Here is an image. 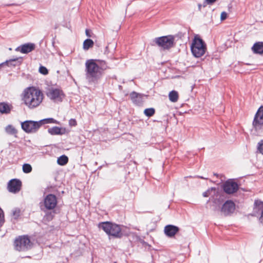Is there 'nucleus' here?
<instances>
[{
	"label": "nucleus",
	"mask_w": 263,
	"mask_h": 263,
	"mask_svg": "<svg viewBox=\"0 0 263 263\" xmlns=\"http://www.w3.org/2000/svg\"><path fill=\"white\" fill-rule=\"evenodd\" d=\"M85 78L89 83H95L102 76L104 71L109 68L106 62L98 59H89L85 62Z\"/></svg>",
	"instance_id": "nucleus-1"
},
{
	"label": "nucleus",
	"mask_w": 263,
	"mask_h": 263,
	"mask_svg": "<svg viewBox=\"0 0 263 263\" xmlns=\"http://www.w3.org/2000/svg\"><path fill=\"white\" fill-rule=\"evenodd\" d=\"M43 98L42 92L34 87H28L23 92V100L24 104L30 109L39 106L42 102Z\"/></svg>",
	"instance_id": "nucleus-2"
},
{
	"label": "nucleus",
	"mask_w": 263,
	"mask_h": 263,
	"mask_svg": "<svg viewBox=\"0 0 263 263\" xmlns=\"http://www.w3.org/2000/svg\"><path fill=\"white\" fill-rule=\"evenodd\" d=\"M98 227L102 229L108 235L119 238L122 236L120 226L116 223L108 221L103 222L99 223Z\"/></svg>",
	"instance_id": "nucleus-3"
},
{
	"label": "nucleus",
	"mask_w": 263,
	"mask_h": 263,
	"mask_svg": "<svg viewBox=\"0 0 263 263\" xmlns=\"http://www.w3.org/2000/svg\"><path fill=\"white\" fill-rule=\"evenodd\" d=\"M191 48L193 54L196 58H200L203 55L206 50L205 43L197 36H195Z\"/></svg>",
	"instance_id": "nucleus-4"
},
{
	"label": "nucleus",
	"mask_w": 263,
	"mask_h": 263,
	"mask_svg": "<svg viewBox=\"0 0 263 263\" xmlns=\"http://www.w3.org/2000/svg\"><path fill=\"white\" fill-rule=\"evenodd\" d=\"M58 203L57 197L52 194L46 195L42 202H40V208L43 211L53 210Z\"/></svg>",
	"instance_id": "nucleus-5"
},
{
	"label": "nucleus",
	"mask_w": 263,
	"mask_h": 263,
	"mask_svg": "<svg viewBox=\"0 0 263 263\" xmlns=\"http://www.w3.org/2000/svg\"><path fill=\"white\" fill-rule=\"evenodd\" d=\"M253 126L257 135L263 133V107H260L257 111L253 121Z\"/></svg>",
	"instance_id": "nucleus-6"
},
{
	"label": "nucleus",
	"mask_w": 263,
	"mask_h": 263,
	"mask_svg": "<svg viewBox=\"0 0 263 263\" xmlns=\"http://www.w3.org/2000/svg\"><path fill=\"white\" fill-rule=\"evenodd\" d=\"M14 245L16 250L19 251H25L31 248L32 243L27 236H23L16 239Z\"/></svg>",
	"instance_id": "nucleus-7"
},
{
	"label": "nucleus",
	"mask_w": 263,
	"mask_h": 263,
	"mask_svg": "<svg viewBox=\"0 0 263 263\" xmlns=\"http://www.w3.org/2000/svg\"><path fill=\"white\" fill-rule=\"evenodd\" d=\"M46 95L47 97L55 102H62L64 95L61 89L51 87L48 89Z\"/></svg>",
	"instance_id": "nucleus-8"
},
{
	"label": "nucleus",
	"mask_w": 263,
	"mask_h": 263,
	"mask_svg": "<svg viewBox=\"0 0 263 263\" xmlns=\"http://www.w3.org/2000/svg\"><path fill=\"white\" fill-rule=\"evenodd\" d=\"M22 128L26 133H35L41 126L40 121H26L22 123Z\"/></svg>",
	"instance_id": "nucleus-9"
},
{
	"label": "nucleus",
	"mask_w": 263,
	"mask_h": 263,
	"mask_svg": "<svg viewBox=\"0 0 263 263\" xmlns=\"http://www.w3.org/2000/svg\"><path fill=\"white\" fill-rule=\"evenodd\" d=\"M156 43L163 49L172 47L174 43V37L172 36H165L155 39Z\"/></svg>",
	"instance_id": "nucleus-10"
},
{
	"label": "nucleus",
	"mask_w": 263,
	"mask_h": 263,
	"mask_svg": "<svg viewBox=\"0 0 263 263\" xmlns=\"http://www.w3.org/2000/svg\"><path fill=\"white\" fill-rule=\"evenodd\" d=\"M235 210V204L231 200L226 201L221 208V213L224 216H229L232 214Z\"/></svg>",
	"instance_id": "nucleus-11"
},
{
	"label": "nucleus",
	"mask_w": 263,
	"mask_h": 263,
	"mask_svg": "<svg viewBox=\"0 0 263 263\" xmlns=\"http://www.w3.org/2000/svg\"><path fill=\"white\" fill-rule=\"evenodd\" d=\"M254 213L255 215H260L259 220L263 223V202L260 200H256L254 202Z\"/></svg>",
	"instance_id": "nucleus-12"
},
{
	"label": "nucleus",
	"mask_w": 263,
	"mask_h": 263,
	"mask_svg": "<svg viewBox=\"0 0 263 263\" xmlns=\"http://www.w3.org/2000/svg\"><path fill=\"white\" fill-rule=\"evenodd\" d=\"M238 189V184L232 181H227L223 185V190L228 194H231L236 192Z\"/></svg>",
	"instance_id": "nucleus-13"
},
{
	"label": "nucleus",
	"mask_w": 263,
	"mask_h": 263,
	"mask_svg": "<svg viewBox=\"0 0 263 263\" xmlns=\"http://www.w3.org/2000/svg\"><path fill=\"white\" fill-rule=\"evenodd\" d=\"M21 182L19 180L12 179L8 184V189L10 192L15 193L21 190Z\"/></svg>",
	"instance_id": "nucleus-14"
},
{
	"label": "nucleus",
	"mask_w": 263,
	"mask_h": 263,
	"mask_svg": "<svg viewBox=\"0 0 263 263\" xmlns=\"http://www.w3.org/2000/svg\"><path fill=\"white\" fill-rule=\"evenodd\" d=\"M35 48V45L33 43H27L22 45L20 47L16 48V50L20 51L23 53H28Z\"/></svg>",
	"instance_id": "nucleus-15"
},
{
	"label": "nucleus",
	"mask_w": 263,
	"mask_h": 263,
	"mask_svg": "<svg viewBox=\"0 0 263 263\" xmlns=\"http://www.w3.org/2000/svg\"><path fill=\"white\" fill-rule=\"evenodd\" d=\"M179 231V228L175 226L167 225L164 228V233L168 237L174 236Z\"/></svg>",
	"instance_id": "nucleus-16"
},
{
	"label": "nucleus",
	"mask_w": 263,
	"mask_h": 263,
	"mask_svg": "<svg viewBox=\"0 0 263 263\" xmlns=\"http://www.w3.org/2000/svg\"><path fill=\"white\" fill-rule=\"evenodd\" d=\"M12 106L6 102L0 103V112L2 114H8L12 109Z\"/></svg>",
	"instance_id": "nucleus-17"
},
{
	"label": "nucleus",
	"mask_w": 263,
	"mask_h": 263,
	"mask_svg": "<svg viewBox=\"0 0 263 263\" xmlns=\"http://www.w3.org/2000/svg\"><path fill=\"white\" fill-rule=\"evenodd\" d=\"M130 98L133 102L137 105H140L142 102V96L135 91L132 92L130 95Z\"/></svg>",
	"instance_id": "nucleus-18"
},
{
	"label": "nucleus",
	"mask_w": 263,
	"mask_h": 263,
	"mask_svg": "<svg viewBox=\"0 0 263 263\" xmlns=\"http://www.w3.org/2000/svg\"><path fill=\"white\" fill-rule=\"evenodd\" d=\"M252 49L255 53L263 54V42H259L255 43Z\"/></svg>",
	"instance_id": "nucleus-19"
},
{
	"label": "nucleus",
	"mask_w": 263,
	"mask_h": 263,
	"mask_svg": "<svg viewBox=\"0 0 263 263\" xmlns=\"http://www.w3.org/2000/svg\"><path fill=\"white\" fill-rule=\"evenodd\" d=\"M22 59L16 58L14 59H10L9 60H7L5 62L2 63L3 64V66L7 65L8 66H15L16 65H18L21 63Z\"/></svg>",
	"instance_id": "nucleus-20"
},
{
	"label": "nucleus",
	"mask_w": 263,
	"mask_h": 263,
	"mask_svg": "<svg viewBox=\"0 0 263 263\" xmlns=\"http://www.w3.org/2000/svg\"><path fill=\"white\" fill-rule=\"evenodd\" d=\"M168 98L172 102H177L179 98V95L177 91L172 90L169 92Z\"/></svg>",
	"instance_id": "nucleus-21"
},
{
	"label": "nucleus",
	"mask_w": 263,
	"mask_h": 263,
	"mask_svg": "<svg viewBox=\"0 0 263 263\" xmlns=\"http://www.w3.org/2000/svg\"><path fill=\"white\" fill-rule=\"evenodd\" d=\"M5 131L8 134L11 135H16L17 133V130L13 126L11 125H8L7 126L5 127Z\"/></svg>",
	"instance_id": "nucleus-22"
},
{
	"label": "nucleus",
	"mask_w": 263,
	"mask_h": 263,
	"mask_svg": "<svg viewBox=\"0 0 263 263\" xmlns=\"http://www.w3.org/2000/svg\"><path fill=\"white\" fill-rule=\"evenodd\" d=\"M48 131L49 133L52 135L62 134L61 128L57 126L50 128L48 129Z\"/></svg>",
	"instance_id": "nucleus-23"
},
{
	"label": "nucleus",
	"mask_w": 263,
	"mask_h": 263,
	"mask_svg": "<svg viewBox=\"0 0 263 263\" xmlns=\"http://www.w3.org/2000/svg\"><path fill=\"white\" fill-rule=\"evenodd\" d=\"M40 122L41 126L42 125L46 124H49V123H55V124L59 123L58 121H57L56 120H55L53 118H51L41 120L40 121Z\"/></svg>",
	"instance_id": "nucleus-24"
},
{
	"label": "nucleus",
	"mask_w": 263,
	"mask_h": 263,
	"mask_svg": "<svg viewBox=\"0 0 263 263\" xmlns=\"http://www.w3.org/2000/svg\"><path fill=\"white\" fill-rule=\"evenodd\" d=\"M68 161V157L65 155H62L58 158L57 162L60 165H64L67 163Z\"/></svg>",
	"instance_id": "nucleus-25"
},
{
	"label": "nucleus",
	"mask_w": 263,
	"mask_h": 263,
	"mask_svg": "<svg viewBox=\"0 0 263 263\" xmlns=\"http://www.w3.org/2000/svg\"><path fill=\"white\" fill-rule=\"evenodd\" d=\"M93 42L91 39H86L83 43V48L84 50H88L93 45Z\"/></svg>",
	"instance_id": "nucleus-26"
},
{
	"label": "nucleus",
	"mask_w": 263,
	"mask_h": 263,
	"mask_svg": "<svg viewBox=\"0 0 263 263\" xmlns=\"http://www.w3.org/2000/svg\"><path fill=\"white\" fill-rule=\"evenodd\" d=\"M215 188L211 187L203 193V196L204 197H208L210 196H213L215 195Z\"/></svg>",
	"instance_id": "nucleus-27"
},
{
	"label": "nucleus",
	"mask_w": 263,
	"mask_h": 263,
	"mask_svg": "<svg viewBox=\"0 0 263 263\" xmlns=\"http://www.w3.org/2000/svg\"><path fill=\"white\" fill-rule=\"evenodd\" d=\"M155 112V110L154 108H146L144 110V115L148 117H151L153 116Z\"/></svg>",
	"instance_id": "nucleus-28"
},
{
	"label": "nucleus",
	"mask_w": 263,
	"mask_h": 263,
	"mask_svg": "<svg viewBox=\"0 0 263 263\" xmlns=\"http://www.w3.org/2000/svg\"><path fill=\"white\" fill-rule=\"evenodd\" d=\"M23 171L25 173H30L32 171V167L29 164H24L23 165Z\"/></svg>",
	"instance_id": "nucleus-29"
},
{
	"label": "nucleus",
	"mask_w": 263,
	"mask_h": 263,
	"mask_svg": "<svg viewBox=\"0 0 263 263\" xmlns=\"http://www.w3.org/2000/svg\"><path fill=\"white\" fill-rule=\"evenodd\" d=\"M12 212L14 218L16 219L20 216L21 211L19 209L15 208L12 210Z\"/></svg>",
	"instance_id": "nucleus-30"
},
{
	"label": "nucleus",
	"mask_w": 263,
	"mask_h": 263,
	"mask_svg": "<svg viewBox=\"0 0 263 263\" xmlns=\"http://www.w3.org/2000/svg\"><path fill=\"white\" fill-rule=\"evenodd\" d=\"M257 150L260 153L263 154V140H261L258 142Z\"/></svg>",
	"instance_id": "nucleus-31"
},
{
	"label": "nucleus",
	"mask_w": 263,
	"mask_h": 263,
	"mask_svg": "<svg viewBox=\"0 0 263 263\" xmlns=\"http://www.w3.org/2000/svg\"><path fill=\"white\" fill-rule=\"evenodd\" d=\"M39 72L44 75H46V74H48V71L47 69L45 67L43 66H41L40 67Z\"/></svg>",
	"instance_id": "nucleus-32"
},
{
	"label": "nucleus",
	"mask_w": 263,
	"mask_h": 263,
	"mask_svg": "<svg viewBox=\"0 0 263 263\" xmlns=\"http://www.w3.org/2000/svg\"><path fill=\"white\" fill-rule=\"evenodd\" d=\"M69 124L70 126H75L77 125V121L75 119H71L69 121Z\"/></svg>",
	"instance_id": "nucleus-33"
},
{
	"label": "nucleus",
	"mask_w": 263,
	"mask_h": 263,
	"mask_svg": "<svg viewBox=\"0 0 263 263\" xmlns=\"http://www.w3.org/2000/svg\"><path fill=\"white\" fill-rule=\"evenodd\" d=\"M227 17V13L226 12H222L221 13L220 18L222 21L224 20Z\"/></svg>",
	"instance_id": "nucleus-34"
},
{
	"label": "nucleus",
	"mask_w": 263,
	"mask_h": 263,
	"mask_svg": "<svg viewBox=\"0 0 263 263\" xmlns=\"http://www.w3.org/2000/svg\"><path fill=\"white\" fill-rule=\"evenodd\" d=\"M206 3L208 4H213L214 3L216 0H205Z\"/></svg>",
	"instance_id": "nucleus-35"
},
{
	"label": "nucleus",
	"mask_w": 263,
	"mask_h": 263,
	"mask_svg": "<svg viewBox=\"0 0 263 263\" xmlns=\"http://www.w3.org/2000/svg\"><path fill=\"white\" fill-rule=\"evenodd\" d=\"M2 214H3V211L2 210V209L0 208V220H1V219L3 218V216H2Z\"/></svg>",
	"instance_id": "nucleus-36"
},
{
	"label": "nucleus",
	"mask_w": 263,
	"mask_h": 263,
	"mask_svg": "<svg viewBox=\"0 0 263 263\" xmlns=\"http://www.w3.org/2000/svg\"><path fill=\"white\" fill-rule=\"evenodd\" d=\"M85 32H86V34L87 36H88L89 37L90 36V34L89 33V30L86 29V31H85Z\"/></svg>",
	"instance_id": "nucleus-37"
},
{
	"label": "nucleus",
	"mask_w": 263,
	"mask_h": 263,
	"mask_svg": "<svg viewBox=\"0 0 263 263\" xmlns=\"http://www.w3.org/2000/svg\"><path fill=\"white\" fill-rule=\"evenodd\" d=\"M214 202L215 203V204H217V203H218L219 202H220V201L219 200H215L214 201Z\"/></svg>",
	"instance_id": "nucleus-38"
},
{
	"label": "nucleus",
	"mask_w": 263,
	"mask_h": 263,
	"mask_svg": "<svg viewBox=\"0 0 263 263\" xmlns=\"http://www.w3.org/2000/svg\"><path fill=\"white\" fill-rule=\"evenodd\" d=\"M201 4H199L198 5V7H199V9L200 10L201 9Z\"/></svg>",
	"instance_id": "nucleus-39"
},
{
	"label": "nucleus",
	"mask_w": 263,
	"mask_h": 263,
	"mask_svg": "<svg viewBox=\"0 0 263 263\" xmlns=\"http://www.w3.org/2000/svg\"><path fill=\"white\" fill-rule=\"evenodd\" d=\"M200 178H202V179H208L207 178H204L203 177H200Z\"/></svg>",
	"instance_id": "nucleus-40"
},
{
	"label": "nucleus",
	"mask_w": 263,
	"mask_h": 263,
	"mask_svg": "<svg viewBox=\"0 0 263 263\" xmlns=\"http://www.w3.org/2000/svg\"><path fill=\"white\" fill-rule=\"evenodd\" d=\"M3 66V64H0V68Z\"/></svg>",
	"instance_id": "nucleus-41"
},
{
	"label": "nucleus",
	"mask_w": 263,
	"mask_h": 263,
	"mask_svg": "<svg viewBox=\"0 0 263 263\" xmlns=\"http://www.w3.org/2000/svg\"><path fill=\"white\" fill-rule=\"evenodd\" d=\"M115 263H116V262H115Z\"/></svg>",
	"instance_id": "nucleus-42"
}]
</instances>
